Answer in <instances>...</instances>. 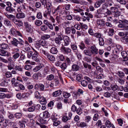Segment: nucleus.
Listing matches in <instances>:
<instances>
[{"label": "nucleus", "mask_w": 128, "mask_h": 128, "mask_svg": "<svg viewBox=\"0 0 128 128\" xmlns=\"http://www.w3.org/2000/svg\"><path fill=\"white\" fill-rule=\"evenodd\" d=\"M12 54H13L12 57H9L8 60V62L14 63L20 56V53L19 49L18 48H14L12 52Z\"/></svg>", "instance_id": "f257e3e1"}, {"label": "nucleus", "mask_w": 128, "mask_h": 128, "mask_svg": "<svg viewBox=\"0 0 128 128\" xmlns=\"http://www.w3.org/2000/svg\"><path fill=\"white\" fill-rule=\"evenodd\" d=\"M54 31L57 35V37L55 38V42L56 44L60 45L61 44L62 42L61 41L63 40L64 36L62 33L59 32L60 29L59 26H56L54 27Z\"/></svg>", "instance_id": "f03ea898"}, {"label": "nucleus", "mask_w": 128, "mask_h": 128, "mask_svg": "<svg viewBox=\"0 0 128 128\" xmlns=\"http://www.w3.org/2000/svg\"><path fill=\"white\" fill-rule=\"evenodd\" d=\"M12 44L14 46L18 48L22 47L24 46V41L21 38H18V40L15 38H12L11 41Z\"/></svg>", "instance_id": "7ed1b4c3"}, {"label": "nucleus", "mask_w": 128, "mask_h": 128, "mask_svg": "<svg viewBox=\"0 0 128 128\" xmlns=\"http://www.w3.org/2000/svg\"><path fill=\"white\" fill-rule=\"evenodd\" d=\"M114 7H112L110 8V9L112 10V14L114 16V17H117L120 16V12L118 11V9L117 8L118 5H115Z\"/></svg>", "instance_id": "20e7f679"}, {"label": "nucleus", "mask_w": 128, "mask_h": 128, "mask_svg": "<svg viewBox=\"0 0 128 128\" xmlns=\"http://www.w3.org/2000/svg\"><path fill=\"white\" fill-rule=\"evenodd\" d=\"M24 24L26 32L30 34H32L33 32V29L32 27L28 22H24Z\"/></svg>", "instance_id": "39448f33"}, {"label": "nucleus", "mask_w": 128, "mask_h": 128, "mask_svg": "<svg viewBox=\"0 0 128 128\" xmlns=\"http://www.w3.org/2000/svg\"><path fill=\"white\" fill-rule=\"evenodd\" d=\"M128 24V20L125 19H122L119 20L118 24V28H123L125 25Z\"/></svg>", "instance_id": "423d86ee"}, {"label": "nucleus", "mask_w": 128, "mask_h": 128, "mask_svg": "<svg viewBox=\"0 0 128 128\" xmlns=\"http://www.w3.org/2000/svg\"><path fill=\"white\" fill-rule=\"evenodd\" d=\"M61 52L64 54H68L71 52V49L68 47H66L64 46H62L60 48Z\"/></svg>", "instance_id": "0eeeda50"}, {"label": "nucleus", "mask_w": 128, "mask_h": 128, "mask_svg": "<svg viewBox=\"0 0 128 128\" xmlns=\"http://www.w3.org/2000/svg\"><path fill=\"white\" fill-rule=\"evenodd\" d=\"M40 107V106L39 104L36 105H34L29 108L28 109V110L30 112H32L34 111H36L39 109Z\"/></svg>", "instance_id": "6e6552de"}, {"label": "nucleus", "mask_w": 128, "mask_h": 128, "mask_svg": "<svg viewBox=\"0 0 128 128\" xmlns=\"http://www.w3.org/2000/svg\"><path fill=\"white\" fill-rule=\"evenodd\" d=\"M10 34L14 36H16V35H18L21 36H22V34L20 32L16 30L14 28H12L10 30Z\"/></svg>", "instance_id": "1a4fd4ad"}, {"label": "nucleus", "mask_w": 128, "mask_h": 128, "mask_svg": "<svg viewBox=\"0 0 128 128\" xmlns=\"http://www.w3.org/2000/svg\"><path fill=\"white\" fill-rule=\"evenodd\" d=\"M90 49L92 56H95L98 54V50L95 45H94L91 46L90 48Z\"/></svg>", "instance_id": "9d476101"}, {"label": "nucleus", "mask_w": 128, "mask_h": 128, "mask_svg": "<svg viewBox=\"0 0 128 128\" xmlns=\"http://www.w3.org/2000/svg\"><path fill=\"white\" fill-rule=\"evenodd\" d=\"M63 40L64 42L65 46H68L70 44L71 40L69 36L66 35L64 36Z\"/></svg>", "instance_id": "9b49d317"}, {"label": "nucleus", "mask_w": 128, "mask_h": 128, "mask_svg": "<svg viewBox=\"0 0 128 128\" xmlns=\"http://www.w3.org/2000/svg\"><path fill=\"white\" fill-rule=\"evenodd\" d=\"M12 74L10 72L7 71L6 72L4 73L3 75V78L6 79L8 78L12 77Z\"/></svg>", "instance_id": "f8f14e48"}, {"label": "nucleus", "mask_w": 128, "mask_h": 128, "mask_svg": "<svg viewBox=\"0 0 128 128\" xmlns=\"http://www.w3.org/2000/svg\"><path fill=\"white\" fill-rule=\"evenodd\" d=\"M83 53L85 55L89 57H91L92 56L90 49H87L84 50L83 51Z\"/></svg>", "instance_id": "ddd939ff"}, {"label": "nucleus", "mask_w": 128, "mask_h": 128, "mask_svg": "<svg viewBox=\"0 0 128 128\" xmlns=\"http://www.w3.org/2000/svg\"><path fill=\"white\" fill-rule=\"evenodd\" d=\"M62 93V91L60 90H58L53 92L52 95L54 97H56L60 96Z\"/></svg>", "instance_id": "4468645a"}, {"label": "nucleus", "mask_w": 128, "mask_h": 128, "mask_svg": "<svg viewBox=\"0 0 128 128\" xmlns=\"http://www.w3.org/2000/svg\"><path fill=\"white\" fill-rule=\"evenodd\" d=\"M76 124L78 126L81 128H84L88 126V124L86 123V122H77Z\"/></svg>", "instance_id": "2eb2a0df"}, {"label": "nucleus", "mask_w": 128, "mask_h": 128, "mask_svg": "<svg viewBox=\"0 0 128 128\" xmlns=\"http://www.w3.org/2000/svg\"><path fill=\"white\" fill-rule=\"evenodd\" d=\"M6 15L7 18L10 20H11L12 22L16 19V18L15 16L12 14H8L6 13Z\"/></svg>", "instance_id": "dca6fc26"}, {"label": "nucleus", "mask_w": 128, "mask_h": 128, "mask_svg": "<svg viewBox=\"0 0 128 128\" xmlns=\"http://www.w3.org/2000/svg\"><path fill=\"white\" fill-rule=\"evenodd\" d=\"M38 53L37 51H36L35 52H33V56L32 57V58L33 60H35V61L37 62H38L39 61V60L37 59V57L38 56Z\"/></svg>", "instance_id": "f3484780"}, {"label": "nucleus", "mask_w": 128, "mask_h": 128, "mask_svg": "<svg viewBox=\"0 0 128 128\" xmlns=\"http://www.w3.org/2000/svg\"><path fill=\"white\" fill-rule=\"evenodd\" d=\"M96 23L98 26H103L105 24V22L103 20L98 19L97 20Z\"/></svg>", "instance_id": "a211bd4d"}, {"label": "nucleus", "mask_w": 128, "mask_h": 128, "mask_svg": "<svg viewBox=\"0 0 128 128\" xmlns=\"http://www.w3.org/2000/svg\"><path fill=\"white\" fill-rule=\"evenodd\" d=\"M121 55L123 58L124 61H126L128 60V57H127L128 54L125 51H122L121 52Z\"/></svg>", "instance_id": "6ab92c4d"}, {"label": "nucleus", "mask_w": 128, "mask_h": 128, "mask_svg": "<svg viewBox=\"0 0 128 128\" xmlns=\"http://www.w3.org/2000/svg\"><path fill=\"white\" fill-rule=\"evenodd\" d=\"M25 16L24 13L22 12L17 14L16 15V18L18 19L24 18L25 17Z\"/></svg>", "instance_id": "aec40b11"}, {"label": "nucleus", "mask_w": 128, "mask_h": 128, "mask_svg": "<svg viewBox=\"0 0 128 128\" xmlns=\"http://www.w3.org/2000/svg\"><path fill=\"white\" fill-rule=\"evenodd\" d=\"M74 12L75 13H77L78 12H81L83 11V10L82 9L80 8L78 5H76L74 8Z\"/></svg>", "instance_id": "412c9836"}, {"label": "nucleus", "mask_w": 128, "mask_h": 128, "mask_svg": "<svg viewBox=\"0 0 128 128\" xmlns=\"http://www.w3.org/2000/svg\"><path fill=\"white\" fill-rule=\"evenodd\" d=\"M75 54L76 55L78 59V60H80L82 58V55L80 53V52L77 50L75 52Z\"/></svg>", "instance_id": "4be33fe9"}, {"label": "nucleus", "mask_w": 128, "mask_h": 128, "mask_svg": "<svg viewBox=\"0 0 128 128\" xmlns=\"http://www.w3.org/2000/svg\"><path fill=\"white\" fill-rule=\"evenodd\" d=\"M70 45L71 48L73 52H75L77 51V46L75 43H72Z\"/></svg>", "instance_id": "5701e85b"}, {"label": "nucleus", "mask_w": 128, "mask_h": 128, "mask_svg": "<svg viewBox=\"0 0 128 128\" xmlns=\"http://www.w3.org/2000/svg\"><path fill=\"white\" fill-rule=\"evenodd\" d=\"M13 22L16 25L19 26H22V22L20 20H16V18Z\"/></svg>", "instance_id": "b1692460"}, {"label": "nucleus", "mask_w": 128, "mask_h": 128, "mask_svg": "<svg viewBox=\"0 0 128 128\" xmlns=\"http://www.w3.org/2000/svg\"><path fill=\"white\" fill-rule=\"evenodd\" d=\"M26 121L24 120L20 121L19 122L18 124L20 126V128H24L25 127V124Z\"/></svg>", "instance_id": "393cba45"}, {"label": "nucleus", "mask_w": 128, "mask_h": 128, "mask_svg": "<svg viewBox=\"0 0 128 128\" xmlns=\"http://www.w3.org/2000/svg\"><path fill=\"white\" fill-rule=\"evenodd\" d=\"M52 6V4L51 3L48 2L45 5V6L44 8L47 9V10H49L51 11Z\"/></svg>", "instance_id": "a878e982"}, {"label": "nucleus", "mask_w": 128, "mask_h": 128, "mask_svg": "<svg viewBox=\"0 0 128 128\" xmlns=\"http://www.w3.org/2000/svg\"><path fill=\"white\" fill-rule=\"evenodd\" d=\"M79 66L76 64H74L72 66V70L73 71H76L78 70L80 68Z\"/></svg>", "instance_id": "bb28decb"}, {"label": "nucleus", "mask_w": 128, "mask_h": 128, "mask_svg": "<svg viewBox=\"0 0 128 128\" xmlns=\"http://www.w3.org/2000/svg\"><path fill=\"white\" fill-rule=\"evenodd\" d=\"M71 27H66L64 29L65 33L66 35L70 34L71 32Z\"/></svg>", "instance_id": "cd10ccee"}, {"label": "nucleus", "mask_w": 128, "mask_h": 128, "mask_svg": "<svg viewBox=\"0 0 128 128\" xmlns=\"http://www.w3.org/2000/svg\"><path fill=\"white\" fill-rule=\"evenodd\" d=\"M50 52L52 54H56L58 52V50L56 48L52 47L50 49Z\"/></svg>", "instance_id": "c85d7f7f"}, {"label": "nucleus", "mask_w": 128, "mask_h": 128, "mask_svg": "<svg viewBox=\"0 0 128 128\" xmlns=\"http://www.w3.org/2000/svg\"><path fill=\"white\" fill-rule=\"evenodd\" d=\"M48 60L51 62L55 60V57L54 56H52L49 54L46 56Z\"/></svg>", "instance_id": "c756f323"}, {"label": "nucleus", "mask_w": 128, "mask_h": 128, "mask_svg": "<svg viewBox=\"0 0 128 128\" xmlns=\"http://www.w3.org/2000/svg\"><path fill=\"white\" fill-rule=\"evenodd\" d=\"M1 48L3 50H7L9 48L8 45L6 43H2L0 44Z\"/></svg>", "instance_id": "7c9ffc66"}, {"label": "nucleus", "mask_w": 128, "mask_h": 128, "mask_svg": "<svg viewBox=\"0 0 128 128\" xmlns=\"http://www.w3.org/2000/svg\"><path fill=\"white\" fill-rule=\"evenodd\" d=\"M4 25L6 26H12L11 22L7 19H6L4 20Z\"/></svg>", "instance_id": "2f4dec72"}, {"label": "nucleus", "mask_w": 128, "mask_h": 128, "mask_svg": "<svg viewBox=\"0 0 128 128\" xmlns=\"http://www.w3.org/2000/svg\"><path fill=\"white\" fill-rule=\"evenodd\" d=\"M106 126L108 128H110L111 127H114V126L112 124H111L110 121L108 120H107L105 122Z\"/></svg>", "instance_id": "473e14b6"}, {"label": "nucleus", "mask_w": 128, "mask_h": 128, "mask_svg": "<svg viewBox=\"0 0 128 128\" xmlns=\"http://www.w3.org/2000/svg\"><path fill=\"white\" fill-rule=\"evenodd\" d=\"M6 10L10 13L13 12L15 10V9L11 6H7L6 7Z\"/></svg>", "instance_id": "72a5a7b5"}, {"label": "nucleus", "mask_w": 128, "mask_h": 128, "mask_svg": "<svg viewBox=\"0 0 128 128\" xmlns=\"http://www.w3.org/2000/svg\"><path fill=\"white\" fill-rule=\"evenodd\" d=\"M105 10L101 7L97 10V12L98 14H105Z\"/></svg>", "instance_id": "f704fd0d"}, {"label": "nucleus", "mask_w": 128, "mask_h": 128, "mask_svg": "<svg viewBox=\"0 0 128 128\" xmlns=\"http://www.w3.org/2000/svg\"><path fill=\"white\" fill-rule=\"evenodd\" d=\"M7 52L6 50L1 49L0 50V55L3 56H9V55L7 54Z\"/></svg>", "instance_id": "c9c22d12"}, {"label": "nucleus", "mask_w": 128, "mask_h": 128, "mask_svg": "<svg viewBox=\"0 0 128 128\" xmlns=\"http://www.w3.org/2000/svg\"><path fill=\"white\" fill-rule=\"evenodd\" d=\"M43 67V65L40 64L39 66H36L35 68L33 69V71L34 72H36L39 70Z\"/></svg>", "instance_id": "e433bc0d"}, {"label": "nucleus", "mask_w": 128, "mask_h": 128, "mask_svg": "<svg viewBox=\"0 0 128 128\" xmlns=\"http://www.w3.org/2000/svg\"><path fill=\"white\" fill-rule=\"evenodd\" d=\"M40 103L43 105L46 103V100L45 98L44 97H41L40 98Z\"/></svg>", "instance_id": "4c0bfd02"}, {"label": "nucleus", "mask_w": 128, "mask_h": 128, "mask_svg": "<svg viewBox=\"0 0 128 128\" xmlns=\"http://www.w3.org/2000/svg\"><path fill=\"white\" fill-rule=\"evenodd\" d=\"M13 63L10 62L7 66V67L8 70H11L14 68V66L12 64Z\"/></svg>", "instance_id": "58836bf2"}, {"label": "nucleus", "mask_w": 128, "mask_h": 128, "mask_svg": "<svg viewBox=\"0 0 128 128\" xmlns=\"http://www.w3.org/2000/svg\"><path fill=\"white\" fill-rule=\"evenodd\" d=\"M62 94L63 96L66 98H68L71 96L70 93L64 91L63 92Z\"/></svg>", "instance_id": "ea45409f"}, {"label": "nucleus", "mask_w": 128, "mask_h": 128, "mask_svg": "<svg viewBox=\"0 0 128 128\" xmlns=\"http://www.w3.org/2000/svg\"><path fill=\"white\" fill-rule=\"evenodd\" d=\"M99 44L101 46H103L104 44V40L102 37L98 39Z\"/></svg>", "instance_id": "a19ab883"}, {"label": "nucleus", "mask_w": 128, "mask_h": 128, "mask_svg": "<svg viewBox=\"0 0 128 128\" xmlns=\"http://www.w3.org/2000/svg\"><path fill=\"white\" fill-rule=\"evenodd\" d=\"M54 76L52 74H51L47 76L46 78V79L48 81H50L53 80L54 78Z\"/></svg>", "instance_id": "79ce46f5"}, {"label": "nucleus", "mask_w": 128, "mask_h": 128, "mask_svg": "<svg viewBox=\"0 0 128 128\" xmlns=\"http://www.w3.org/2000/svg\"><path fill=\"white\" fill-rule=\"evenodd\" d=\"M44 85L40 83L39 84V89L40 91H43L45 90Z\"/></svg>", "instance_id": "37998d69"}, {"label": "nucleus", "mask_w": 128, "mask_h": 128, "mask_svg": "<svg viewBox=\"0 0 128 128\" xmlns=\"http://www.w3.org/2000/svg\"><path fill=\"white\" fill-rule=\"evenodd\" d=\"M91 38H86L85 40V43L87 45H89L91 44Z\"/></svg>", "instance_id": "c03bdc74"}, {"label": "nucleus", "mask_w": 128, "mask_h": 128, "mask_svg": "<svg viewBox=\"0 0 128 128\" xmlns=\"http://www.w3.org/2000/svg\"><path fill=\"white\" fill-rule=\"evenodd\" d=\"M43 117L44 118H48L50 117V115L49 112L47 111H45L43 112Z\"/></svg>", "instance_id": "a18cd8bd"}, {"label": "nucleus", "mask_w": 128, "mask_h": 128, "mask_svg": "<svg viewBox=\"0 0 128 128\" xmlns=\"http://www.w3.org/2000/svg\"><path fill=\"white\" fill-rule=\"evenodd\" d=\"M94 36L99 39L102 37V34L100 32H96L94 34Z\"/></svg>", "instance_id": "49530a36"}, {"label": "nucleus", "mask_w": 128, "mask_h": 128, "mask_svg": "<svg viewBox=\"0 0 128 128\" xmlns=\"http://www.w3.org/2000/svg\"><path fill=\"white\" fill-rule=\"evenodd\" d=\"M14 68L16 70H18L20 72H22L23 70L22 68L20 65H16L15 66Z\"/></svg>", "instance_id": "de8ad7c7"}, {"label": "nucleus", "mask_w": 128, "mask_h": 128, "mask_svg": "<svg viewBox=\"0 0 128 128\" xmlns=\"http://www.w3.org/2000/svg\"><path fill=\"white\" fill-rule=\"evenodd\" d=\"M8 84V82L6 80L4 79L3 81L0 83V85L3 86H6Z\"/></svg>", "instance_id": "09e8293b"}, {"label": "nucleus", "mask_w": 128, "mask_h": 128, "mask_svg": "<svg viewBox=\"0 0 128 128\" xmlns=\"http://www.w3.org/2000/svg\"><path fill=\"white\" fill-rule=\"evenodd\" d=\"M29 95L30 94L28 92H24L22 94V97L23 98L26 99L28 98Z\"/></svg>", "instance_id": "8fccbe9b"}, {"label": "nucleus", "mask_w": 128, "mask_h": 128, "mask_svg": "<svg viewBox=\"0 0 128 128\" xmlns=\"http://www.w3.org/2000/svg\"><path fill=\"white\" fill-rule=\"evenodd\" d=\"M40 53L42 54H44L46 56L49 54L46 51L42 48H41L40 49Z\"/></svg>", "instance_id": "3c124183"}, {"label": "nucleus", "mask_w": 128, "mask_h": 128, "mask_svg": "<svg viewBox=\"0 0 128 128\" xmlns=\"http://www.w3.org/2000/svg\"><path fill=\"white\" fill-rule=\"evenodd\" d=\"M40 28L42 31L45 32L48 30V28L47 26L43 24L41 26Z\"/></svg>", "instance_id": "603ef678"}, {"label": "nucleus", "mask_w": 128, "mask_h": 128, "mask_svg": "<svg viewBox=\"0 0 128 128\" xmlns=\"http://www.w3.org/2000/svg\"><path fill=\"white\" fill-rule=\"evenodd\" d=\"M39 42L40 45L42 46H45L46 44V42L43 39H41L39 41Z\"/></svg>", "instance_id": "864d4df0"}, {"label": "nucleus", "mask_w": 128, "mask_h": 128, "mask_svg": "<svg viewBox=\"0 0 128 128\" xmlns=\"http://www.w3.org/2000/svg\"><path fill=\"white\" fill-rule=\"evenodd\" d=\"M67 65L66 62H64L62 63L60 66V67L62 70H65L67 67Z\"/></svg>", "instance_id": "5fc2aeb1"}, {"label": "nucleus", "mask_w": 128, "mask_h": 128, "mask_svg": "<svg viewBox=\"0 0 128 128\" xmlns=\"http://www.w3.org/2000/svg\"><path fill=\"white\" fill-rule=\"evenodd\" d=\"M121 41L125 44H128V37L126 38L125 36L122 38Z\"/></svg>", "instance_id": "6e6d98bb"}, {"label": "nucleus", "mask_w": 128, "mask_h": 128, "mask_svg": "<svg viewBox=\"0 0 128 128\" xmlns=\"http://www.w3.org/2000/svg\"><path fill=\"white\" fill-rule=\"evenodd\" d=\"M110 87L111 90L113 91H115L116 90L118 87V86L116 85L111 84L110 85Z\"/></svg>", "instance_id": "4d7b16f0"}, {"label": "nucleus", "mask_w": 128, "mask_h": 128, "mask_svg": "<svg viewBox=\"0 0 128 128\" xmlns=\"http://www.w3.org/2000/svg\"><path fill=\"white\" fill-rule=\"evenodd\" d=\"M42 24V21L40 20H36L35 21V24L37 26H40Z\"/></svg>", "instance_id": "13d9d810"}, {"label": "nucleus", "mask_w": 128, "mask_h": 128, "mask_svg": "<svg viewBox=\"0 0 128 128\" xmlns=\"http://www.w3.org/2000/svg\"><path fill=\"white\" fill-rule=\"evenodd\" d=\"M79 46L80 49L82 50H84L86 48L84 44L82 42L80 43V45H79Z\"/></svg>", "instance_id": "bf43d9fd"}, {"label": "nucleus", "mask_w": 128, "mask_h": 128, "mask_svg": "<svg viewBox=\"0 0 128 128\" xmlns=\"http://www.w3.org/2000/svg\"><path fill=\"white\" fill-rule=\"evenodd\" d=\"M15 117L17 118H20L22 116V114L21 112H16L14 114Z\"/></svg>", "instance_id": "052dcab7"}, {"label": "nucleus", "mask_w": 128, "mask_h": 128, "mask_svg": "<svg viewBox=\"0 0 128 128\" xmlns=\"http://www.w3.org/2000/svg\"><path fill=\"white\" fill-rule=\"evenodd\" d=\"M9 124L12 128H13L16 126H17V124L16 122L12 121L10 122Z\"/></svg>", "instance_id": "680f3d73"}, {"label": "nucleus", "mask_w": 128, "mask_h": 128, "mask_svg": "<svg viewBox=\"0 0 128 128\" xmlns=\"http://www.w3.org/2000/svg\"><path fill=\"white\" fill-rule=\"evenodd\" d=\"M117 74L121 78H123L124 76V72L120 71H118Z\"/></svg>", "instance_id": "e2e57ef3"}, {"label": "nucleus", "mask_w": 128, "mask_h": 128, "mask_svg": "<svg viewBox=\"0 0 128 128\" xmlns=\"http://www.w3.org/2000/svg\"><path fill=\"white\" fill-rule=\"evenodd\" d=\"M50 72V70L48 66L46 67L44 70V74H47L49 73Z\"/></svg>", "instance_id": "0e129e2a"}, {"label": "nucleus", "mask_w": 128, "mask_h": 128, "mask_svg": "<svg viewBox=\"0 0 128 128\" xmlns=\"http://www.w3.org/2000/svg\"><path fill=\"white\" fill-rule=\"evenodd\" d=\"M34 95L35 97L36 98H39L40 96V93L38 91H36L34 93Z\"/></svg>", "instance_id": "69168bd1"}, {"label": "nucleus", "mask_w": 128, "mask_h": 128, "mask_svg": "<svg viewBox=\"0 0 128 128\" xmlns=\"http://www.w3.org/2000/svg\"><path fill=\"white\" fill-rule=\"evenodd\" d=\"M81 85L83 87H86L88 84V82L85 80H83L81 82Z\"/></svg>", "instance_id": "338daca9"}, {"label": "nucleus", "mask_w": 128, "mask_h": 128, "mask_svg": "<svg viewBox=\"0 0 128 128\" xmlns=\"http://www.w3.org/2000/svg\"><path fill=\"white\" fill-rule=\"evenodd\" d=\"M24 68L26 70L30 71L31 69L32 66L30 65H27L24 66Z\"/></svg>", "instance_id": "774afa93"}]
</instances>
